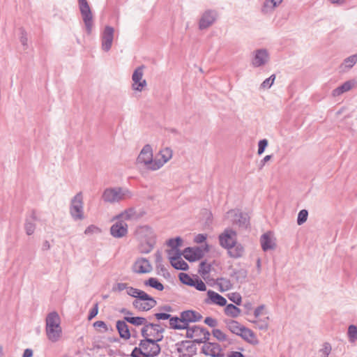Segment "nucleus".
Returning <instances> with one entry per match:
<instances>
[{
  "label": "nucleus",
  "instance_id": "obj_14",
  "mask_svg": "<svg viewBox=\"0 0 357 357\" xmlns=\"http://www.w3.org/2000/svg\"><path fill=\"white\" fill-rule=\"evenodd\" d=\"M114 37V29L105 26L101 33V47L105 52H109L112 46Z\"/></svg>",
  "mask_w": 357,
  "mask_h": 357
},
{
  "label": "nucleus",
  "instance_id": "obj_9",
  "mask_svg": "<svg viewBox=\"0 0 357 357\" xmlns=\"http://www.w3.org/2000/svg\"><path fill=\"white\" fill-rule=\"evenodd\" d=\"M187 337L192 339L195 342L203 343L209 340L210 333L199 326L187 327L185 331Z\"/></svg>",
  "mask_w": 357,
  "mask_h": 357
},
{
  "label": "nucleus",
  "instance_id": "obj_37",
  "mask_svg": "<svg viewBox=\"0 0 357 357\" xmlns=\"http://www.w3.org/2000/svg\"><path fill=\"white\" fill-rule=\"evenodd\" d=\"M224 312L225 315L231 318H237L241 315V310L233 304H228L225 306Z\"/></svg>",
  "mask_w": 357,
  "mask_h": 357
},
{
  "label": "nucleus",
  "instance_id": "obj_29",
  "mask_svg": "<svg viewBox=\"0 0 357 357\" xmlns=\"http://www.w3.org/2000/svg\"><path fill=\"white\" fill-rule=\"evenodd\" d=\"M80 13L85 25L86 31L88 34H91L92 32L93 25V14L91 10V8H89L87 10H84Z\"/></svg>",
  "mask_w": 357,
  "mask_h": 357
},
{
  "label": "nucleus",
  "instance_id": "obj_3",
  "mask_svg": "<svg viewBox=\"0 0 357 357\" xmlns=\"http://www.w3.org/2000/svg\"><path fill=\"white\" fill-rule=\"evenodd\" d=\"M132 192L126 188L109 187L104 190L102 199L108 204L119 203L132 197Z\"/></svg>",
  "mask_w": 357,
  "mask_h": 357
},
{
  "label": "nucleus",
  "instance_id": "obj_61",
  "mask_svg": "<svg viewBox=\"0 0 357 357\" xmlns=\"http://www.w3.org/2000/svg\"><path fill=\"white\" fill-rule=\"evenodd\" d=\"M206 238V235L200 234L195 236V241L197 243H202L205 241Z\"/></svg>",
  "mask_w": 357,
  "mask_h": 357
},
{
  "label": "nucleus",
  "instance_id": "obj_64",
  "mask_svg": "<svg viewBox=\"0 0 357 357\" xmlns=\"http://www.w3.org/2000/svg\"><path fill=\"white\" fill-rule=\"evenodd\" d=\"M33 351L31 349H26L23 353L22 357H32Z\"/></svg>",
  "mask_w": 357,
  "mask_h": 357
},
{
  "label": "nucleus",
  "instance_id": "obj_51",
  "mask_svg": "<svg viewBox=\"0 0 357 357\" xmlns=\"http://www.w3.org/2000/svg\"><path fill=\"white\" fill-rule=\"evenodd\" d=\"M308 216V212L305 209H303L300 211V212L298 214V218H297V224L298 225H303L304 222L307 221Z\"/></svg>",
  "mask_w": 357,
  "mask_h": 357
},
{
  "label": "nucleus",
  "instance_id": "obj_59",
  "mask_svg": "<svg viewBox=\"0 0 357 357\" xmlns=\"http://www.w3.org/2000/svg\"><path fill=\"white\" fill-rule=\"evenodd\" d=\"M128 284L126 283H117L114 287V291H122L123 290H125L128 289Z\"/></svg>",
  "mask_w": 357,
  "mask_h": 357
},
{
  "label": "nucleus",
  "instance_id": "obj_23",
  "mask_svg": "<svg viewBox=\"0 0 357 357\" xmlns=\"http://www.w3.org/2000/svg\"><path fill=\"white\" fill-rule=\"evenodd\" d=\"M202 351L206 355L213 357H220L223 356L222 349L217 343H205L202 347Z\"/></svg>",
  "mask_w": 357,
  "mask_h": 357
},
{
  "label": "nucleus",
  "instance_id": "obj_10",
  "mask_svg": "<svg viewBox=\"0 0 357 357\" xmlns=\"http://www.w3.org/2000/svg\"><path fill=\"white\" fill-rule=\"evenodd\" d=\"M163 328L158 324H146L142 329V335L145 339L155 341L162 340Z\"/></svg>",
  "mask_w": 357,
  "mask_h": 357
},
{
  "label": "nucleus",
  "instance_id": "obj_32",
  "mask_svg": "<svg viewBox=\"0 0 357 357\" xmlns=\"http://www.w3.org/2000/svg\"><path fill=\"white\" fill-rule=\"evenodd\" d=\"M228 253L231 257L233 258H238L243 256L244 253V248L236 242L234 244V245L230 246L228 249Z\"/></svg>",
  "mask_w": 357,
  "mask_h": 357
},
{
  "label": "nucleus",
  "instance_id": "obj_42",
  "mask_svg": "<svg viewBox=\"0 0 357 357\" xmlns=\"http://www.w3.org/2000/svg\"><path fill=\"white\" fill-rule=\"evenodd\" d=\"M241 211L238 209H232L229 211L225 215V219L235 224L237 219L241 216Z\"/></svg>",
  "mask_w": 357,
  "mask_h": 357
},
{
  "label": "nucleus",
  "instance_id": "obj_48",
  "mask_svg": "<svg viewBox=\"0 0 357 357\" xmlns=\"http://www.w3.org/2000/svg\"><path fill=\"white\" fill-rule=\"evenodd\" d=\"M348 337L351 342H354L357 340V327L351 325L348 328Z\"/></svg>",
  "mask_w": 357,
  "mask_h": 357
},
{
  "label": "nucleus",
  "instance_id": "obj_28",
  "mask_svg": "<svg viewBox=\"0 0 357 357\" xmlns=\"http://www.w3.org/2000/svg\"><path fill=\"white\" fill-rule=\"evenodd\" d=\"M357 63V54L351 55L344 59L339 66L341 73H346L352 68Z\"/></svg>",
  "mask_w": 357,
  "mask_h": 357
},
{
  "label": "nucleus",
  "instance_id": "obj_33",
  "mask_svg": "<svg viewBox=\"0 0 357 357\" xmlns=\"http://www.w3.org/2000/svg\"><path fill=\"white\" fill-rule=\"evenodd\" d=\"M116 328L121 337L125 340H128L130 337V330L125 321H118L116 322Z\"/></svg>",
  "mask_w": 357,
  "mask_h": 357
},
{
  "label": "nucleus",
  "instance_id": "obj_19",
  "mask_svg": "<svg viewBox=\"0 0 357 357\" xmlns=\"http://www.w3.org/2000/svg\"><path fill=\"white\" fill-rule=\"evenodd\" d=\"M110 227V234L116 238H121L126 236L128 234V225L119 220Z\"/></svg>",
  "mask_w": 357,
  "mask_h": 357
},
{
  "label": "nucleus",
  "instance_id": "obj_25",
  "mask_svg": "<svg viewBox=\"0 0 357 357\" xmlns=\"http://www.w3.org/2000/svg\"><path fill=\"white\" fill-rule=\"evenodd\" d=\"M283 0H265L261 5V13L263 15H271Z\"/></svg>",
  "mask_w": 357,
  "mask_h": 357
},
{
  "label": "nucleus",
  "instance_id": "obj_47",
  "mask_svg": "<svg viewBox=\"0 0 357 357\" xmlns=\"http://www.w3.org/2000/svg\"><path fill=\"white\" fill-rule=\"evenodd\" d=\"M249 224V218L247 214H244L241 213V216L237 219L235 225H238L240 227L245 228L248 227Z\"/></svg>",
  "mask_w": 357,
  "mask_h": 357
},
{
  "label": "nucleus",
  "instance_id": "obj_44",
  "mask_svg": "<svg viewBox=\"0 0 357 357\" xmlns=\"http://www.w3.org/2000/svg\"><path fill=\"white\" fill-rule=\"evenodd\" d=\"M127 294L136 299H138L140 296H147V294L146 292L132 287H128Z\"/></svg>",
  "mask_w": 357,
  "mask_h": 357
},
{
  "label": "nucleus",
  "instance_id": "obj_41",
  "mask_svg": "<svg viewBox=\"0 0 357 357\" xmlns=\"http://www.w3.org/2000/svg\"><path fill=\"white\" fill-rule=\"evenodd\" d=\"M124 320L135 325V326H145V324L147 323V321L144 317H125Z\"/></svg>",
  "mask_w": 357,
  "mask_h": 357
},
{
  "label": "nucleus",
  "instance_id": "obj_4",
  "mask_svg": "<svg viewBox=\"0 0 357 357\" xmlns=\"http://www.w3.org/2000/svg\"><path fill=\"white\" fill-rule=\"evenodd\" d=\"M69 213L75 221H81L85 218L84 196L82 192H77L70 202Z\"/></svg>",
  "mask_w": 357,
  "mask_h": 357
},
{
  "label": "nucleus",
  "instance_id": "obj_57",
  "mask_svg": "<svg viewBox=\"0 0 357 357\" xmlns=\"http://www.w3.org/2000/svg\"><path fill=\"white\" fill-rule=\"evenodd\" d=\"M98 312V303H96L94 305V307L90 310L89 314V320H91L93 318H94Z\"/></svg>",
  "mask_w": 357,
  "mask_h": 357
},
{
  "label": "nucleus",
  "instance_id": "obj_8",
  "mask_svg": "<svg viewBox=\"0 0 357 357\" xmlns=\"http://www.w3.org/2000/svg\"><path fill=\"white\" fill-rule=\"evenodd\" d=\"M254 319L250 321L259 330H267L269 326L268 312L265 305H260L254 310Z\"/></svg>",
  "mask_w": 357,
  "mask_h": 357
},
{
  "label": "nucleus",
  "instance_id": "obj_11",
  "mask_svg": "<svg viewBox=\"0 0 357 357\" xmlns=\"http://www.w3.org/2000/svg\"><path fill=\"white\" fill-rule=\"evenodd\" d=\"M173 156V151L169 147H164L161 149L155 156L154 168L156 170L162 168L167 162H168Z\"/></svg>",
  "mask_w": 357,
  "mask_h": 357
},
{
  "label": "nucleus",
  "instance_id": "obj_49",
  "mask_svg": "<svg viewBox=\"0 0 357 357\" xmlns=\"http://www.w3.org/2000/svg\"><path fill=\"white\" fill-rule=\"evenodd\" d=\"M195 277H191L189 275L181 273L179 274L181 282L186 285L191 286Z\"/></svg>",
  "mask_w": 357,
  "mask_h": 357
},
{
  "label": "nucleus",
  "instance_id": "obj_6",
  "mask_svg": "<svg viewBox=\"0 0 357 357\" xmlns=\"http://www.w3.org/2000/svg\"><path fill=\"white\" fill-rule=\"evenodd\" d=\"M154 162L155 158H153L152 146L150 144H146L143 146L136 159V165L145 167L151 171H155Z\"/></svg>",
  "mask_w": 357,
  "mask_h": 357
},
{
  "label": "nucleus",
  "instance_id": "obj_60",
  "mask_svg": "<svg viewBox=\"0 0 357 357\" xmlns=\"http://www.w3.org/2000/svg\"><path fill=\"white\" fill-rule=\"evenodd\" d=\"M155 317H156L157 319H162V320H166V319H170L171 318V315L169 314H167V313H156L155 314Z\"/></svg>",
  "mask_w": 357,
  "mask_h": 357
},
{
  "label": "nucleus",
  "instance_id": "obj_46",
  "mask_svg": "<svg viewBox=\"0 0 357 357\" xmlns=\"http://www.w3.org/2000/svg\"><path fill=\"white\" fill-rule=\"evenodd\" d=\"M101 232V229L94 225L88 226L84 230V234L89 236L95 234H99Z\"/></svg>",
  "mask_w": 357,
  "mask_h": 357
},
{
  "label": "nucleus",
  "instance_id": "obj_40",
  "mask_svg": "<svg viewBox=\"0 0 357 357\" xmlns=\"http://www.w3.org/2000/svg\"><path fill=\"white\" fill-rule=\"evenodd\" d=\"M212 334L213 337L220 342H227L228 344L231 343V341L227 335L220 329H213L212 331Z\"/></svg>",
  "mask_w": 357,
  "mask_h": 357
},
{
  "label": "nucleus",
  "instance_id": "obj_31",
  "mask_svg": "<svg viewBox=\"0 0 357 357\" xmlns=\"http://www.w3.org/2000/svg\"><path fill=\"white\" fill-rule=\"evenodd\" d=\"M182 239L180 237L176 238H171L167 241V245L171 248L170 250H167L168 257L169 255H176L177 253H181L178 248L181 245Z\"/></svg>",
  "mask_w": 357,
  "mask_h": 357
},
{
  "label": "nucleus",
  "instance_id": "obj_7",
  "mask_svg": "<svg viewBox=\"0 0 357 357\" xmlns=\"http://www.w3.org/2000/svg\"><path fill=\"white\" fill-rule=\"evenodd\" d=\"M144 66L136 68L131 77V89L135 93H142L147 86V82L144 78Z\"/></svg>",
  "mask_w": 357,
  "mask_h": 357
},
{
  "label": "nucleus",
  "instance_id": "obj_26",
  "mask_svg": "<svg viewBox=\"0 0 357 357\" xmlns=\"http://www.w3.org/2000/svg\"><path fill=\"white\" fill-rule=\"evenodd\" d=\"M183 253H177L176 255H169V259L172 266L177 269L186 271L188 269V264L181 258Z\"/></svg>",
  "mask_w": 357,
  "mask_h": 357
},
{
  "label": "nucleus",
  "instance_id": "obj_34",
  "mask_svg": "<svg viewBox=\"0 0 357 357\" xmlns=\"http://www.w3.org/2000/svg\"><path fill=\"white\" fill-rule=\"evenodd\" d=\"M227 328L232 333L239 335L241 331L244 327L237 321L230 319L225 321Z\"/></svg>",
  "mask_w": 357,
  "mask_h": 357
},
{
  "label": "nucleus",
  "instance_id": "obj_62",
  "mask_svg": "<svg viewBox=\"0 0 357 357\" xmlns=\"http://www.w3.org/2000/svg\"><path fill=\"white\" fill-rule=\"evenodd\" d=\"M20 43H22V45L24 47H27V45H28V39H27V37L26 36V33H22V36L20 37Z\"/></svg>",
  "mask_w": 357,
  "mask_h": 357
},
{
  "label": "nucleus",
  "instance_id": "obj_15",
  "mask_svg": "<svg viewBox=\"0 0 357 357\" xmlns=\"http://www.w3.org/2000/svg\"><path fill=\"white\" fill-rule=\"evenodd\" d=\"M208 250V245L204 248L194 247L187 248L183 252V257L189 261H195L200 259L204 255V252Z\"/></svg>",
  "mask_w": 357,
  "mask_h": 357
},
{
  "label": "nucleus",
  "instance_id": "obj_45",
  "mask_svg": "<svg viewBox=\"0 0 357 357\" xmlns=\"http://www.w3.org/2000/svg\"><path fill=\"white\" fill-rule=\"evenodd\" d=\"M190 287H195L197 290L200 291H206V284L197 276H195V280Z\"/></svg>",
  "mask_w": 357,
  "mask_h": 357
},
{
  "label": "nucleus",
  "instance_id": "obj_13",
  "mask_svg": "<svg viewBox=\"0 0 357 357\" xmlns=\"http://www.w3.org/2000/svg\"><path fill=\"white\" fill-rule=\"evenodd\" d=\"M270 59V55L267 50L259 49L253 52L251 65L254 68H259L266 65Z\"/></svg>",
  "mask_w": 357,
  "mask_h": 357
},
{
  "label": "nucleus",
  "instance_id": "obj_18",
  "mask_svg": "<svg viewBox=\"0 0 357 357\" xmlns=\"http://www.w3.org/2000/svg\"><path fill=\"white\" fill-rule=\"evenodd\" d=\"M204 301L207 305H215L220 307L225 306L227 303L225 298L213 290L207 291L206 297Z\"/></svg>",
  "mask_w": 357,
  "mask_h": 357
},
{
  "label": "nucleus",
  "instance_id": "obj_54",
  "mask_svg": "<svg viewBox=\"0 0 357 357\" xmlns=\"http://www.w3.org/2000/svg\"><path fill=\"white\" fill-rule=\"evenodd\" d=\"M331 351V346L329 343L326 342L323 344L322 349L320 350V352L322 354L324 357H328Z\"/></svg>",
  "mask_w": 357,
  "mask_h": 357
},
{
  "label": "nucleus",
  "instance_id": "obj_17",
  "mask_svg": "<svg viewBox=\"0 0 357 357\" xmlns=\"http://www.w3.org/2000/svg\"><path fill=\"white\" fill-rule=\"evenodd\" d=\"M220 244L222 247L228 249L234 245L236 241V233L231 229H225L219 236Z\"/></svg>",
  "mask_w": 357,
  "mask_h": 357
},
{
  "label": "nucleus",
  "instance_id": "obj_36",
  "mask_svg": "<svg viewBox=\"0 0 357 357\" xmlns=\"http://www.w3.org/2000/svg\"><path fill=\"white\" fill-rule=\"evenodd\" d=\"M220 292L227 291L233 288V284L229 279L225 278H218L215 282Z\"/></svg>",
  "mask_w": 357,
  "mask_h": 357
},
{
  "label": "nucleus",
  "instance_id": "obj_22",
  "mask_svg": "<svg viewBox=\"0 0 357 357\" xmlns=\"http://www.w3.org/2000/svg\"><path fill=\"white\" fill-rule=\"evenodd\" d=\"M260 243L264 251L274 250L276 247L275 238L272 232L264 234L260 238Z\"/></svg>",
  "mask_w": 357,
  "mask_h": 357
},
{
  "label": "nucleus",
  "instance_id": "obj_50",
  "mask_svg": "<svg viewBox=\"0 0 357 357\" xmlns=\"http://www.w3.org/2000/svg\"><path fill=\"white\" fill-rule=\"evenodd\" d=\"M275 79V75H272L268 78L266 79L260 86L261 89H268L271 87V86L273 84L274 81Z\"/></svg>",
  "mask_w": 357,
  "mask_h": 357
},
{
  "label": "nucleus",
  "instance_id": "obj_55",
  "mask_svg": "<svg viewBox=\"0 0 357 357\" xmlns=\"http://www.w3.org/2000/svg\"><path fill=\"white\" fill-rule=\"evenodd\" d=\"M268 145V141L266 139H261L259 142L258 144V154L261 155L264 152L265 149L266 148Z\"/></svg>",
  "mask_w": 357,
  "mask_h": 357
},
{
  "label": "nucleus",
  "instance_id": "obj_27",
  "mask_svg": "<svg viewBox=\"0 0 357 357\" xmlns=\"http://www.w3.org/2000/svg\"><path fill=\"white\" fill-rule=\"evenodd\" d=\"M139 218V215L132 208H128L121 213L114 217L113 220H119L125 222L126 220H135Z\"/></svg>",
  "mask_w": 357,
  "mask_h": 357
},
{
  "label": "nucleus",
  "instance_id": "obj_5",
  "mask_svg": "<svg viewBox=\"0 0 357 357\" xmlns=\"http://www.w3.org/2000/svg\"><path fill=\"white\" fill-rule=\"evenodd\" d=\"M158 341L152 340L151 339H145L142 340L139 348H135L132 351V356H137L141 354L142 357L155 356L160 351V347L158 344Z\"/></svg>",
  "mask_w": 357,
  "mask_h": 357
},
{
  "label": "nucleus",
  "instance_id": "obj_63",
  "mask_svg": "<svg viewBox=\"0 0 357 357\" xmlns=\"http://www.w3.org/2000/svg\"><path fill=\"white\" fill-rule=\"evenodd\" d=\"M94 327L96 328H102L104 329H107V326L104 321H97L93 324Z\"/></svg>",
  "mask_w": 357,
  "mask_h": 357
},
{
  "label": "nucleus",
  "instance_id": "obj_30",
  "mask_svg": "<svg viewBox=\"0 0 357 357\" xmlns=\"http://www.w3.org/2000/svg\"><path fill=\"white\" fill-rule=\"evenodd\" d=\"M356 84L355 80H349L343 83L341 86L337 87L332 91V96L337 97L342 93L350 91Z\"/></svg>",
  "mask_w": 357,
  "mask_h": 357
},
{
  "label": "nucleus",
  "instance_id": "obj_39",
  "mask_svg": "<svg viewBox=\"0 0 357 357\" xmlns=\"http://www.w3.org/2000/svg\"><path fill=\"white\" fill-rule=\"evenodd\" d=\"M231 276L238 283H243L245 281L248 276V272L246 270L241 268L236 270L233 272Z\"/></svg>",
  "mask_w": 357,
  "mask_h": 357
},
{
  "label": "nucleus",
  "instance_id": "obj_2",
  "mask_svg": "<svg viewBox=\"0 0 357 357\" xmlns=\"http://www.w3.org/2000/svg\"><path fill=\"white\" fill-rule=\"evenodd\" d=\"M45 333L52 342H59L62 337L61 318L56 312H50L45 319Z\"/></svg>",
  "mask_w": 357,
  "mask_h": 357
},
{
  "label": "nucleus",
  "instance_id": "obj_35",
  "mask_svg": "<svg viewBox=\"0 0 357 357\" xmlns=\"http://www.w3.org/2000/svg\"><path fill=\"white\" fill-rule=\"evenodd\" d=\"M238 336L241 337L244 340L247 341L248 342L252 344L257 343V340L255 337V333L250 329L245 326L243 328L242 331H241V333Z\"/></svg>",
  "mask_w": 357,
  "mask_h": 357
},
{
  "label": "nucleus",
  "instance_id": "obj_1",
  "mask_svg": "<svg viewBox=\"0 0 357 357\" xmlns=\"http://www.w3.org/2000/svg\"><path fill=\"white\" fill-rule=\"evenodd\" d=\"M135 236L139 241V250L141 253L148 254L154 248L156 242V235L149 226L144 225L137 228Z\"/></svg>",
  "mask_w": 357,
  "mask_h": 357
},
{
  "label": "nucleus",
  "instance_id": "obj_52",
  "mask_svg": "<svg viewBox=\"0 0 357 357\" xmlns=\"http://www.w3.org/2000/svg\"><path fill=\"white\" fill-rule=\"evenodd\" d=\"M26 234L29 236L32 235L36 229V224L31 221L26 220L24 225Z\"/></svg>",
  "mask_w": 357,
  "mask_h": 357
},
{
  "label": "nucleus",
  "instance_id": "obj_58",
  "mask_svg": "<svg viewBox=\"0 0 357 357\" xmlns=\"http://www.w3.org/2000/svg\"><path fill=\"white\" fill-rule=\"evenodd\" d=\"M204 323L210 327H215L218 325V321L212 317H208L205 319Z\"/></svg>",
  "mask_w": 357,
  "mask_h": 357
},
{
  "label": "nucleus",
  "instance_id": "obj_12",
  "mask_svg": "<svg viewBox=\"0 0 357 357\" xmlns=\"http://www.w3.org/2000/svg\"><path fill=\"white\" fill-rule=\"evenodd\" d=\"M218 13L214 10L204 11L199 20V29L204 30L211 26L218 19Z\"/></svg>",
  "mask_w": 357,
  "mask_h": 357
},
{
  "label": "nucleus",
  "instance_id": "obj_43",
  "mask_svg": "<svg viewBox=\"0 0 357 357\" xmlns=\"http://www.w3.org/2000/svg\"><path fill=\"white\" fill-rule=\"evenodd\" d=\"M144 284L150 286L158 291H162L164 289V286L160 283L158 279L155 278H151L144 282Z\"/></svg>",
  "mask_w": 357,
  "mask_h": 357
},
{
  "label": "nucleus",
  "instance_id": "obj_21",
  "mask_svg": "<svg viewBox=\"0 0 357 357\" xmlns=\"http://www.w3.org/2000/svg\"><path fill=\"white\" fill-rule=\"evenodd\" d=\"M153 268L149 261L145 258L137 259L132 266V270L137 273H148L152 271Z\"/></svg>",
  "mask_w": 357,
  "mask_h": 357
},
{
  "label": "nucleus",
  "instance_id": "obj_56",
  "mask_svg": "<svg viewBox=\"0 0 357 357\" xmlns=\"http://www.w3.org/2000/svg\"><path fill=\"white\" fill-rule=\"evenodd\" d=\"M80 13L91 8L86 0H77Z\"/></svg>",
  "mask_w": 357,
  "mask_h": 357
},
{
  "label": "nucleus",
  "instance_id": "obj_16",
  "mask_svg": "<svg viewBox=\"0 0 357 357\" xmlns=\"http://www.w3.org/2000/svg\"><path fill=\"white\" fill-rule=\"evenodd\" d=\"M132 305L139 310L147 311L156 305V301L153 298L147 294L146 297L140 296L138 299H135Z\"/></svg>",
  "mask_w": 357,
  "mask_h": 357
},
{
  "label": "nucleus",
  "instance_id": "obj_24",
  "mask_svg": "<svg viewBox=\"0 0 357 357\" xmlns=\"http://www.w3.org/2000/svg\"><path fill=\"white\" fill-rule=\"evenodd\" d=\"M180 315L186 327H189L190 323L199 321L202 318L200 313L195 310H185L182 312Z\"/></svg>",
  "mask_w": 357,
  "mask_h": 357
},
{
  "label": "nucleus",
  "instance_id": "obj_38",
  "mask_svg": "<svg viewBox=\"0 0 357 357\" xmlns=\"http://www.w3.org/2000/svg\"><path fill=\"white\" fill-rule=\"evenodd\" d=\"M169 325L170 327L173 329H185L187 328L185 324L183 323L181 317H171L169 319Z\"/></svg>",
  "mask_w": 357,
  "mask_h": 357
},
{
  "label": "nucleus",
  "instance_id": "obj_53",
  "mask_svg": "<svg viewBox=\"0 0 357 357\" xmlns=\"http://www.w3.org/2000/svg\"><path fill=\"white\" fill-rule=\"evenodd\" d=\"M227 296H228L229 299L231 301H232L233 303H234L236 305H241V301H242V298H241V296L240 295V294L236 293V292L230 293L227 295Z\"/></svg>",
  "mask_w": 357,
  "mask_h": 357
},
{
  "label": "nucleus",
  "instance_id": "obj_20",
  "mask_svg": "<svg viewBox=\"0 0 357 357\" xmlns=\"http://www.w3.org/2000/svg\"><path fill=\"white\" fill-rule=\"evenodd\" d=\"M177 352L180 357H190L196 353V347L190 341L182 342L177 344Z\"/></svg>",
  "mask_w": 357,
  "mask_h": 357
}]
</instances>
